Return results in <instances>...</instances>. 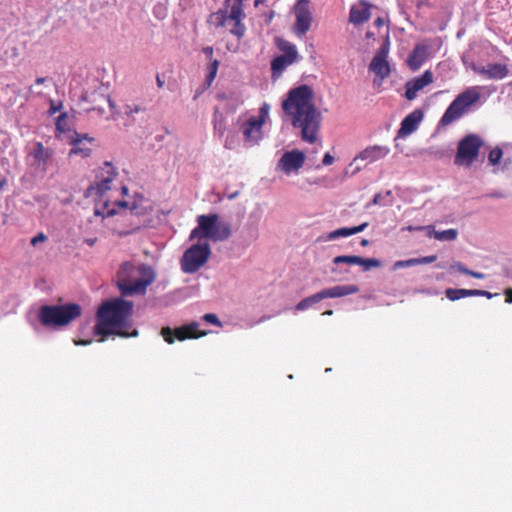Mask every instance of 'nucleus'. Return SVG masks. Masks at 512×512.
<instances>
[{"mask_svg": "<svg viewBox=\"0 0 512 512\" xmlns=\"http://www.w3.org/2000/svg\"><path fill=\"white\" fill-rule=\"evenodd\" d=\"M122 190H123V193L125 194L128 189H127V187H123Z\"/></svg>", "mask_w": 512, "mask_h": 512, "instance_id": "60", "label": "nucleus"}, {"mask_svg": "<svg viewBox=\"0 0 512 512\" xmlns=\"http://www.w3.org/2000/svg\"><path fill=\"white\" fill-rule=\"evenodd\" d=\"M82 308L77 303L64 305H43L39 309L38 318L45 327L65 326L81 316Z\"/></svg>", "mask_w": 512, "mask_h": 512, "instance_id": "5", "label": "nucleus"}, {"mask_svg": "<svg viewBox=\"0 0 512 512\" xmlns=\"http://www.w3.org/2000/svg\"><path fill=\"white\" fill-rule=\"evenodd\" d=\"M45 81H46V78H44V77H38V78H36V80H35L36 84H38V85H40V84H44V83H45Z\"/></svg>", "mask_w": 512, "mask_h": 512, "instance_id": "53", "label": "nucleus"}, {"mask_svg": "<svg viewBox=\"0 0 512 512\" xmlns=\"http://www.w3.org/2000/svg\"><path fill=\"white\" fill-rule=\"evenodd\" d=\"M3 184H4V182H3V181H0V187H2V186H3Z\"/></svg>", "mask_w": 512, "mask_h": 512, "instance_id": "61", "label": "nucleus"}, {"mask_svg": "<svg viewBox=\"0 0 512 512\" xmlns=\"http://www.w3.org/2000/svg\"><path fill=\"white\" fill-rule=\"evenodd\" d=\"M428 49L429 46L422 43L414 46L406 61L411 70L416 71L423 65L428 58Z\"/></svg>", "mask_w": 512, "mask_h": 512, "instance_id": "23", "label": "nucleus"}, {"mask_svg": "<svg viewBox=\"0 0 512 512\" xmlns=\"http://www.w3.org/2000/svg\"><path fill=\"white\" fill-rule=\"evenodd\" d=\"M505 301L507 303H512V288H508L504 291Z\"/></svg>", "mask_w": 512, "mask_h": 512, "instance_id": "45", "label": "nucleus"}, {"mask_svg": "<svg viewBox=\"0 0 512 512\" xmlns=\"http://www.w3.org/2000/svg\"><path fill=\"white\" fill-rule=\"evenodd\" d=\"M379 199H380V195L379 194H376L372 200V203L373 204H378L379 202Z\"/></svg>", "mask_w": 512, "mask_h": 512, "instance_id": "55", "label": "nucleus"}, {"mask_svg": "<svg viewBox=\"0 0 512 512\" xmlns=\"http://www.w3.org/2000/svg\"><path fill=\"white\" fill-rule=\"evenodd\" d=\"M75 138H79L81 139V142L86 139V140H89V141H92L93 139L92 138H89L87 134H78L75 132Z\"/></svg>", "mask_w": 512, "mask_h": 512, "instance_id": "48", "label": "nucleus"}, {"mask_svg": "<svg viewBox=\"0 0 512 512\" xmlns=\"http://www.w3.org/2000/svg\"><path fill=\"white\" fill-rule=\"evenodd\" d=\"M107 101H108L109 107H110L112 110H114V109H115V106H116V105H115V102H114L110 97H108V98H107Z\"/></svg>", "mask_w": 512, "mask_h": 512, "instance_id": "52", "label": "nucleus"}, {"mask_svg": "<svg viewBox=\"0 0 512 512\" xmlns=\"http://www.w3.org/2000/svg\"><path fill=\"white\" fill-rule=\"evenodd\" d=\"M155 280V274L148 265H134L125 262L117 272V287L123 296L143 295Z\"/></svg>", "mask_w": 512, "mask_h": 512, "instance_id": "3", "label": "nucleus"}, {"mask_svg": "<svg viewBox=\"0 0 512 512\" xmlns=\"http://www.w3.org/2000/svg\"><path fill=\"white\" fill-rule=\"evenodd\" d=\"M309 0H298L294 6L295 24L293 27L294 33L298 37L305 35L312 24V14L309 7Z\"/></svg>", "mask_w": 512, "mask_h": 512, "instance_id": "13", "label": "nucleus"}, {"mask_svg": "<svg viewBox=\"0 0 512 512\" xmlns=\"http://www.w3.org/2000/svg\"><path fill=\"white\" fill-rule=\"evenodd\" d=\"M156 81H157V86H158L159 88H162V87H163V85H164V81L160 78V76H159V75L156 77Z\"/></svg>", "mask_w": 512, "mask_h": 512, "instance_id": "51", "label": "nucleus"}, {"mask_svg": "<svg viewBox=\"0 0 512 512\" xmlns=\"http://www.w3.org/2000/svg\"><path fill=\"white\" fill-rule=\"evenodd\" d=\"M263 2H264V0H255L254 1V6L257 7L258 5L262 4Z\"/></svg>", "mask_w": 512, "mask_h": 512, "instance_id": "58", "label": "nucleus"}, {"mask_svg": "<svg viewBox=\"0 0 512 512\" xmlns=\"http://www.w3.org/2000/svg\"><path fill=\"white\" fill-rule=\"evenodd\" d=\"M481 87L472 86L460 93L448 106L440 119V125L448 126L460 119L481 97Z\"/></svg>", "mask_w": 512, "mask_h": 512, "instance_id": "7", "label": "nucleus"}, {"mask_svg": "<svg viewBox=\"0 0 512 512\" xmlns=\"http://www.w3.org/2000/svg\"><path fill=\"white\" fill-rule=\"evenodd\" d=\"M297 60L298 59L288 57L286 55H279L275 57L271 62V70L273 77L280 76L289 65L293 64Z\"/></svg>", "mask_w": 512, "mask_h": 512, "instance_id": "27", "label": "nucleus"}, {"mask_svg": "<svg viewBox=\"0 0 512 512\" xmlns=\"http://www.w3.org/2000/svg\"><path fill=\"white\" fill-rule=\"evenodd\" d=\"M334 162V158L330 153H326L323 157L322 163L325 166L331 165Z\"/></svg>", "mask_w": 512, "mask_h": 512, "instance_id": "44", "label": "nucleus"}, {"mask_svg": "<svg viewBox=\"0 0 512 512\" xmlns=\"http://www.w3.org/2000/svg\"><path fill=\"white\" fill-rule=\"evenodd\" d=\"M445 294L449 300L456 301L464 297L473 296V289L448 288L446 289Z\"/></svg>", "mask_w": 512, "mask_h": 512, "instance_id": "29", "label": "nucleus"}, {"mask_svg": "<svg viewBox=\"0 0 512 512\" xmlns=\"http://www.w3.org/2000/svg\"><path fill=\"white\" fill-rule=\"evenodd\" d=\"M313 89L302 84L292 88L282 102L284 115L295 129L300 130L301 139L314 144L318 139L322 115L314 102Z\"/></svg>", "mask_w": 512, "mask_h": 512, "instance_id": "1", "label": "nucleus"}, {"mask_svg": "<svg viewBox=\"0 0 512 512\" xmlns=\"http://www.w3.org/2000/svg\"><path fill=\"white\" fill-rule=\"evenodd\" d=\"M424 6L430 7V6H431V4H430V2H429L428 0H419V1L416 3V7H417L418 9H421V8H422V7H424Z\"/></svg>", "mask_w": 512, "mask_h": 512, "instance_id": "46", "label": "nucleus"}, {"mask_svg": "<svg viewBox=\"0 0 512 512\" xmlns=\"http://www.w3.org/2000/svg\"><path fill=\"white\" fill-rule=\"evenodd\" d=\"M374 25L378 28L382 27L384 25V19L381 17H378L377 19H375Z\"/></svg>", "mask_w": 512, "mask_h": 512, "instance_id": "49", "label": "nucleus"}, {"mask_svg": "<svg viewBox=\"0 0 512 512\" xmlns=\"http://www.w3.org/2000/svg\"><path fill=\"white\" fill-rule=\"evenodd\" d=\"M332 314H333V310H327L322 313V315H324V316H331Z\"/></svg>", "mask_w": 512, "mask_h": 512, "instance_id": "57", "label": "nucleus"}, {"mask_svg": "<svg viewBox=\"0 0 512 512\" xmlns=\"http://www.w3.org/2000/svg\"><path fill=\"white\" fill-rule=\"evenodd\" d=\"M181 266L185 273H192V246L185 250Z\"/></svg>", "mask_w": 512, "mask_h": 512, "instance_id": "31", "label": "nucleus"}, {"mask_svg": "<svg viewBox=\"0 0 512 512\" xmlns=\"http://www.w3.org/2000/svg\"><path fill=\"white\" fill-rule=\"evenodd\" d=\"M333 263L338 264H348V265H359L363 268L364 271H368L372 268H378L381 266V261L375 258H363L356 255H340L336 256L333 259Z\"/></svg>", "mask_w": 512, "mask_h": 512, "instance_id": "16", "label": "nucleus"}, {"mask_svg": "<svg viewBox=\"0 0 512 512\" xmlns=\"http://www.w3.org/2000/svg\"><path fill=\"white\" fill-rule=\"evenodd\" d=\"M306 156L304 152L294 149L285 152L277 163V169L289 175L297 173L304 165Z\"/></svg>", "mask_w": 512, "mask_h": 512, "instance_id": "14", "label": "nucleus"}, {"mask_svg": "<svg viewBox=\"0 0 512 512\" xmlns=\"http://www.w3.org/2000/svg\"><path fill=\"white\" fill-rule=\"evenodd\" d=\"M483 145L482 139L475 134H469L458 143L454 163L458 166H470L478 157Z\"/></svg>", "mask_w": 512, "mask_h": 512, "instance_id": "10", "label": "nucleus"}, {"mask_svg": "<svg viewBox=\"0 0 512 512\" xmlns=\"http://www.w3.org/2000/svg\"><path fill=\"white\" fill-rule=\"evenodd\" d=\"M368 226V223H362L361 225L355 226V227H342L339 229H336L334 231L329 232L325 239L328 241L335 240L340 237H348L354 234H357L359 232H362L366 227Z\"/></svg>", "mask_w": 512, "mask_h": 512, "instance_id": "26", "label": "nucleus"}, {"mask_svg": "<svg viewBox=\"0 0 512 512\" xmlns=\"http://www.w3.org/2000/svg\"><path fill=\"white\" fill-rule=\"evenodd\" d=\"M117 172L114 166L110 162H105L104 166L100 168V172L97 176V181L94 185H91L87 192L89 196H95L96 201L102 202L106 216H111L115 213L114 209H108V201L105 199V194L111 189L112 182L116 179Z\"/></svg>", "mask_w": 512, "mask_h": 512, "instance_id": "8", "label": "nucleus"}, {"mask_svg": "<svg viewBox=\"0 0 512 512\" xmlns=\"http://www.w3.org/2000/svg\"><path fill=\"white\" fill-rule=\"evenodd\" d=\"M211 248L208 241L202 237H198L194 243V272L200 269L209 259Z\"/></svg>", "mask_w": 512, "mask_h": 512, "instance_id": "22", "label": "nucleus"}, {"mask_svg": "<svg viewBox=\"0 0 512 512\" xmlns=\"http://www.w3.org/2000/svg\"><path fill=\"white\" fill-rule=\"evenodd\" d=\"M453 268H455L458 272L462 273V274H465V275H469L471 277H474L476 279H483L485 277V275L483 273H480V272H476V271H472V270H469L468 268H466L463 264L461 263H457L453 266Z\"/></svg>", "mask_w": 512, "mask_h": 512, "instance_id": "34", "label": "nucleus"}, {"mask_svg": "<svg viewBox=\"0 0 512 512\" xmlns=\"http://www.w3.org/2000/svg\"><path fill=\"white\" fill-rule=\"evenodd\" d=\"M203 54L206 60V73L203 88L199 93H202L204 90L211 86L212 82L214 81L217 75V71L220 64L219 60L213 57L214 50L212 47H205L203 49Z\"/></svg>", "mask_w": 512, "mask_h": 512, "instance_id": "17", "label": "nucleus"}, {"mask_svg": "<svg viewBox=\"0 0 512 512\" xmlns=\"http://www.w3.org/2000/svg\"><path fill=\"white\" fill-rule=\"evenodd\" d=\"M495 295L496 294H492L491 292L486 290L473 289V296H484L487 297L488 299H491Z\"/></svg>", "mask_w": 512, "mask_h": 512, "instance_id": "40", "label": "nucleus"}, {"mask_svg": "<svg viewBox=\"0 0 512 512\" xmlns=\"http://www.w3.org/2000/svg\"><path fill=\"white\" fill-rule=\"evenodd\" d=\"M474 72H476L479 75H482L488 79H504L508 73V67L504 64L499 63H491L487 66L482 67H473Z\"/></svg>", "mask_w": 512, "mask_h": 512, "instance_id": "21", "label": "nucleus"}, {"mask_svg": "<svg viewBox=\"0 0 512 512\" xmlns=\"http://www.w3.org/2000/svg\"><path fill=\"white\" fill-rule=\"evenodd\" d=\"M417 265V261L415 258L407 259V260H399L393 264V270H398L401 268L413 267Z\"/></svg>", "mask_w": 512, "mask_h": 512, "instance_id": "36", "label": "nucleus"}, {"mask_svg": "<svg viewBox=\"0 0 512 512\" xmlns=\"http://www.w3.org/2000/svg\"><path fill=\"white\" fill-rule=\"evenodd\" d=\"M390 51V37L389 33L386 34L383 44L377 50L373 59L369 64V70L373 72L380 80L385 79L390 74V66L387 61Z\"/></svg>", "mask_w": 512, "mask_h": 512, "instance_id": "12", "label": "nucleus"}, {"mask_svg": "<svg viewBox=\"0 0 512 512\" xmlns=\"http://www.w3.org/2000/svg\"><path fill=\"white\" fill-rule=\"evenodd\" d=\"M72 145H73V147L71 148L70 153H69L70 156H72V155H80L83 158H86V157L90 156L91 151H92L91 148L82 146L81 139L74 138L72 140Z\"/></svg>", "mask_w": 512, "mask_h": 512, "instance_id": "28", "label": "nucleus"}, {"mask_svg": "<svg viewBox=\"0 0 512 512\" xmlns=\"http://www.w3.org/2000/svg\"><path fill=\"white\" fill-rule=\"evenodd\" d=\"M373 5L367 0H358L352 4L349 11L348 21L354 26H360L371 18Z\"/></svg>", "mask_w": 512, "mask_h": 512, "instance_id": "15", "label": "nucleus"}, {"mask_svg": "<svg viewBox=\"0 0 512 512\" xmlns=\"http://www.w3.org/2000/svg\"><path fill=\"white\" fill-rule=\"evenodd\" d=\"M408 229L410 231H413V230H423L425 229V227H408ZM426 229L429 230V233H428V236L429 237H433L439 241H453L457 238L458 236V230L457 229H454V228H451V229H447V230H443V231H436L432 228V226H427Z\"/></svg>", "mask_w": 512, "mask_h": 512, "instance_id": "25", "label": "nucleus"}, {"mask_svg": "<svg viewBox=\"0 0 512 512\" xmlns=\"http://www.w3.org/2000/svg\"><path fill=\"white\" fill-rule=\"evenodd\" d=\"M197 228H194V238L202 237L214 242L226 241L232 234L231 224L219 220L218 214L199 215Z\"/></svg>", "mask_w": 512, "mask_h": 512, "instance_id": "6", "label": "nucleus"}, {"mask_svg": "<svg viewBox=\"0 0 512 512\" xmlns=\"http://www.w3.org/2000/svg\"><path fill=\"white\" fill-rule=\"evenodd\" d=\"M62 108V103L56 104L53 100H50V108H49V114L54 115L56 112H58Z\"/></svg>", "mask_w": 512, "mask_h": 512, "instance_id": "41", "label": "nucleus"}, {"mask_svg": "<svg viewBox=\"0 0 512 512\" xmlns=\"http://www.w3.org/2000/svg\"><path fill=\"white\" fill-rule=\"evenodd\" d=\"M389 151H390V149L386 146H381V145L369 146V147L365 148L362 152H360L355 157L354 160L361 159V160H366L369 163H373L380 159L385 158L388 155Z\"/></svg>", "mask_w": 512, "mask_h": 512, "instance_id": "24", "label": "nucleus"}, {"mask_svg": "<svg viewBox=\"0 0 512 512\" xmlns=\"http://www.w3.org/2000/svg\"><path fill=\"white\" fill-rule=\"evenodd\" d=\"M368 244H369V241L367 239H362V241H361L362 246H367Z\"/></svg>", "mask_w": 512, "mask_h": 512, "instance_id": "59", "label": "nucleus"}, {"mask_svg": "<svg viewBox=\"0 0 512 512\" xmlns=\"http://www.w3.org/2000/svg\"><path fill=\"white\" fill-rule=\"evenodd\" d=\"M415 259L417 261V265L429 264V263L435 262L437 260V256L436 255H430V256H425V257L415 258Z\"/></svg>", "mask_w": 512, "mask_h": 512, "instance_id": "38", "label": "nucleus"}, {"mask_svg": "<svg viewBox=\"0 0 512 512\" xmlns=\"http://www.w3.org/2000/svg\"><path fill=\"white\" fill-rule=\"evenodd\" d=\"M50 155H51L50 151L48 149H46L42 143H40V142L37 143V149L34 153L35 159L46 163V161L48 160Z\"/></svg>", "mask_w": 512, "mask_h": 512, "instance_id": "33", "label": "nucleus"}, {"mask_svg": "<svg viewBox=\"0 0 512 512\" xmlns=\"http://www.w3.org/2000/svg\"><path fill=\"white\" fill-rule=\"evenodd\" d=\"M270 111V105L263 103L259 108L258 116H251L242 126L246 141L256 143L261 138L262 126L266 122Z\"/></svg>", "mask_w": 512, "mask_h": 512, "instance_id": "11", "label": "nucleus"}, {"mask_svg": "<svg viewBox=\"0 0 512 512\" xmlns=\"http://www.w3.org/2000/svg\"><path fill=\"white\" fill-rule=\"evenodd\" d=\"M46 240L47 236L43 232H40L38 235L31 239L30 243L32 246H36L39 242H45Z\"/></svg>", "mask_w": 512, "mask_h": 512, "instance_id": "39", "label": "nucleus"}, {"mask_svg": "<svg viewBox=\"0 0 512 512\" xmlns=\"http://www.w3.org/2000/svg\"><path fill=\"white\" fill-rule=\"evenodd\" d=\"M141 212L139 211L138 209V206L134 203L131 207H130V214L133 215V214H140Z\"/></svg>", "mask_w": 512, "mask_h": 512, "instance_id": "47", "label": "nucleus"}, {"mask_svg": "<svg viewBox=\"0 0 512 512\" xmlns=\"http://www.w3.org/2000/svg\"><path fill=\"white\" fill-rule=\"evenodd\" d=\"M161 335L169 344H172L175 339L179 341L192 339V323L186 324L183 327L176 328L174 330H172L170 327H163L161 329Z\"/></svg>", "mask_w": 512, "mask_h": 512, "instance_id": "20", "label": "nucleus"}, {"mask_svg": "<svg viewBox=\"0 0 512 512\" xmlns=\"http://www.w3.org/2000/svg\"><path fill=\"white\" fill-rule=\"evenodd\" d=\"M133 303L122 298L104 301L98 308L94 334L104 341L109 335L128 338L138 335V331L129 329L132 326Z\"/></svg>", "mask_w": 512, "mask_h": 512, "instance_id": "2", "label": "nucleus"}, {"mask_svg": "<svg viewBox=\"0 0 512 512\" xmlns=\"http://www.w3.org/2000/svg\"><path fill=\"white\" fill-rule=\"evenodd\" d=\"M244 18L243 0H225L224 7L210 15L209 22L215 27L228 26L229 32L240 41L246 32Z\"/></svg>", "mask_w": 512, "mask_h": 512, "instance_id": "4", "label": "nucleus"}, {"mask_svg": "<svg viewBox=\"0 0 512 512\" xmlns=\"http://www.w3.org/2000/svg\"><path fill=\"white\" fill-rule=\"evenodd\" d=\"M423 112L416 109L409 113L401 122L400 128L397 132L398 138H406L415 132L423 119Z\"/></svg>", "mask_w": 512, "mask_h": 512, "instance_id": "19", "label": "nucleus"}, {"mask_svg": "<svg viewBox=\"0 0 512 512\" xmlns=\"http://www.w3.org/2000/svg\"><path fill=\"white\" fill-rule=\"evenodd\" d=\"M115 204L118 205V206H121V207H127L128 206V203L123 202V201H117V202H115Z\"/></svg>", "mask_w": 512, "mask_h": 512, "instance_id": "54", "label": "nucleus"}, {"mask_svg": "<svg viewBox=\"0 0 512 512\" xmlns=\"http://www.w3.org/2000/svg\"><path fill=\"white\" fill-rule=\"evenodd\" d=\"M359 288L356 285H337L325 288L311 296L302 299L296 306L297 311H304L312 307L314 304L327 298H340L357 293Z\"/></svg>", "mask_w": 512, "mask_h": 512, "instance_id": "9", "label": "nucleus"}, {"mask_svg": "<svg viewBox=\"0 0 512 512\" xmlns=\"http://www.w3.org/2000/svg\"><path fill=\"white\" fill-rule=\"evenodd\" d=\"M91 342H92L91 340H79V341H75V344L76 345H88Z\"/></svg>", "mask_w": 512, "mask_h": 512, "instance_id": "50", "label": "nucleus"}, {"mask_svg": "<svg viewBox=\"0 0 512 512\" xmlns=\"http://www.w3.org/2000/svg\"><path fill=\"white\" fill-rule=\"evenodd\" d=\"M365 36H366V38L370 39V38L374 37V33L370 32V31H367Z\"/></svg>", "mask_w": 512, "mask_h": 512, "instance_id": "56", "label": "nucleus"}, {"mask_svg": "<svg viewBox=\"0 0 512 512\" xmlns=\"http://www.w3.org/2000/svg\"><path fill=\"white\" fill-rule=\"evenodd\" d=\"M278 47L283 52L282 55H286L288 57H293L296 59L299 58L296 46L293 43L286 40H279Z\"/></svg>", "mask_w": 512, "mask_h": 512, "instance_id": "30", "label": "nucleus"}, {"mask_svg": "<svg viewBox=\"0 0 512 512\" xmlns=\"http://www.w3.org/2000/svg\"><path fill=\"white\" fill-rule=\"evenodd\" d=\"M433 81V74L430 70H426L420 77L408 81L405 85V97L408 100H414L417 93L431 84Z\"/></svg>", "mask_w": 512, "mask_h": 512, "instance_id": "18", "label": "nucleus"}, {"mask_svg": "<svg viewBox=\"0 0 512 512\" xmlns=\"http://www.w3.org/2000/svg\"><path fill=\"white\" fill-rule=\"evenodd\" d=\"M502 156H503L502 149L499 147H496L489 152L488 161L491 165H497L500 163Z\"/></svg>", "mask_w": 512, "mask_h": 512, "instance_id": "35", "label": "nucleus"}, {"mask_svg": "<svg viewBox=\"0 0 512 512\" xmlns=\"http://www.w3.org/2000/svg\"><path fill=\"white\" fill-rule=\"evenodd\" d=\"M203 320L207 323H210V324H213V325H216V326H219L221 327L222 324H221V321L219 320V318L217 317V315L213 314V313H208V314H205L203 316Z\"/></svg>", "mask_w": 512, "mask_h": 512, "instance_id": "37", "label": "nucleus"}, {"mask_svg": "<svg viewBox=\"0 0 512 512\" xmlns=\"http://www.w3.org/2000/svg\"><path fill=\"white\" fill-rule=\"evenodd\" d=\"M56 130L60 133H65L70 130V125L68 121V114L61 113L56 119Z\"/></svg>", "mask_w": 512, "mask_h": 512, "instance_id": "32", "label": "nucleus"}, {"mask_svg": "<svg viewBox=\"0 0 512 512\" xmlns=\"http://www.w3.org/2000/svg\"><path fill=\"white\" fill-rule=\"evenodd\" d=\"M206 335V332L199 329L198 323L194 322V339H198Z\"/></svg>", "mask_w": 512, "mask_h": 512, "instance_id": "43", "label": "nucleus"}, {"mask_svg": "<svg viewBox=\"0 0 512 512\" xmlns=\"http://www.w3.org/2000/svg\"><path fill=\"white\" fill-rule=\"evenodd\" d=\"M141 110H142V109H141V107H140V106H138V105H134L133 107H132V106H130V105H127V106L125 107V114H126V115H132L133 113H138V112H140Z\"/></svg>", "mask_w": 512, "mask_h": 512, "instance_id": "42", "label": "nucleus"}]
</instances>
